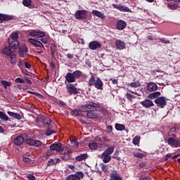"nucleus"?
<instances>
[{
    "instance_id": "31",
    "label": "nucleus",
    "mask_w": 180,
    "mask_h": 180,
    "mask_svg": "<svg viewBox=\"0 0 180 180\" xmlns=\"http://www.w3.org/2000/svg\"><path fill=\"white\" fill-rule=\"evenodd\" d=\"M1 85H3L4 86V89H6V88H8V86H11L12 85V82H8L6 80H2L1 82Z\"/></svg>"
},
{
    "instance_id": "29",
    "label": "nucleus",
    "mask_w": 180,
    "mask_h": 180,
    "mask_svg": "<svg viewBox=\"0 0 180 180\" xmlns=\"http://www.w3.org/2000/svg\"><path fill=\"white\" fill-rule=\"evenodd\" d=\"M115 129L117 131H123V130L126 129V126L123 124H115Z\"/></svg>"
},
{
    "instance_id": "61",
    "label": "nucleus",
    "mask_w": 180,
    "mask_h": 180,
    "mask_svg": "<svg viewBox=\"0 0 180 180\" xmlns=\"http://www.w3.org/2000/svg\"><path fill=\"white\" fill-rule=\"evenodd\" d=\"M67 57H68V58H70V60H72V58H74V54H72V53H68L67 54Z\"/></svg>"
},
{
    "instance_id": "40",
    "label": "nucleus",
    "mask_w": 180,
    "mask_h": 180,
    "mask_svg": "<svg viewBox=\"0 0 180 180\" xmlns=\"http://www.w3.org/2000/svg\"><path fill=\"white\" fill-rule=\"evenodd\" d=\"M134 157H136V158H144V153H134Z\"/></svg>"
},
{
    "instance_id": "30",
    "label": "nucleus",
    "mask_w": 180,
    "mask_h": 180,
    "mask_svg": "<svg viewBox=\"0 0 180 180\" xmlns=\"http://www.w3.org/2000/svg\"><path fill=\"white\" fill-rule=\"evenodd\" d=\"M82 107H81L80 110H73L71 112L72 116H81V113H82Z\"/></svg>"
},
{
    "instance_id": "5",
    "label": "nucleus",
    "mask_w": 180,
    "mask_h": 180,
    "mask_svg": "<svg viewBox=\"0 0 180 180\" xmlns=\"http://www.w3.org/2000/svg\"><path fill=\"white\" fill-rule=\"evenodd\" d=\"M28 42L34 46L35 47H39L41 51H39L38 54H41L43 53V50H45L44 46L40 41L36 40L34 39L30 38L28 39Z\"/></svg>"
},
{
    "instance_id": "3",
    "label": "nucleus",
    "mask_w": 180,
    "mask_h": 180,
    "mask_svg": "<svg viewBox=\"0 0 180 180\" xmlns=\"http://www.w3.org/2000/svg\"><path fill=\"white\" fill-rule=\"evenodd\" d=\"M89 86H95L96 89H103V82L101 80V78L91 76L89 80Z\"/></svg>"
},
{
    "instance_id": "58",
    "label": "nucleus",
    "mask_w": 180,
    "mask_h": 180,
    "mask_svg": "<svg viewBox=\"0 0 180 180\" xmlns=\"http://www.w3.org/2000/svg\"><path fill=\"white\" fill-rule=\"evenodd\" d=\"M25 68H32V65L28 62H25Z\"/></svg>"
},
{
    "instance_id": "16",
    "label": "nucleus",
    "mask_w": 180,
    "mask_h": 180,
    "mask_svg": "<svg viewBox=\"0 0 180 180\" xmlns=\"http://www.w3.org/2000/svg\"><path fill=\"white\" fill-rule=\"evenodd\" d=\"M9 47L13 50H18L19 49V41L18 40H8Z\"/></svg>"
},
{
    "instance_id": "22",
    "label": "nucleus",
    "mask_w": 180,
    "mask_h": 180,
    "mask_svg": "<svg viewBox=\"0 0 180 180\" xmlns=\"http://www.w3.org/2000/svg\"><path fill=\"white\" fill-rule=\"evenodd\" d=\"M160 95H161L160 91H155L148 94V98L149 99H157L158 98H160Z\"/></svg>"
},
{
    "instance_id": "64",
    "label": "nucleus",
    "mask_w": 180,
    "mask_h": 180,
    "mask_svg": "<svg viewBox=\"0 0 180 180\" xmlns=\"http://www.w3.org/2000/svg\"><path fill=\"white\" fill-rule=\"evenodd\" d=\"M147 39L148 40H154V37H153L152 35H148L147 37Z\"/></svg>"
},
{
    "instance_id": "36",
    "label": "nucleus",
    "mask_w": 180,
    "mask_h": 180,
    "mask_svg": "<svg viewBox=\"0 0 180 180\" xmlns=\"http://www.w3.org/2000/svg\"><path fill=\"white\" fill-rule=\"evenodd\" d=\"M140 143V136H136L133 139V144H134V146H137V144H139Z\"/></svg>"
},
{
    "instance_id": "41",
    "label": "nucleus",
    "mask_w": 180,
    "mask_h": 180,
    "mask_svg": "<svg viewBox=\"0 0 180 180\" xmlns=\"http://www.w3.org/2000/svg\"><path fill=\"white\" fill-rule=\"evenodd\" d=\"M113 151H115V148L111 146L105 150V152L108 153L110 155V154H113Z\"/></svg>"
},
{
    "instance_id": "21",
    "label": "nucleus",
    "mask_w": 180,
    "mask_h": 180,
    "mask_svg": "<svg viewBox=\"0 0 180 180\" xmlns=\"http://www.w3.org/2000/svg\"><path fill=\"white\" fill-rule=\"evenodd\" d=\"M91 13L92 15H94V16H97V18H100V19L105 20V17L103 13L98 11V10H93Z\"/></svg>"
},
{
    "instance_id": "14",
    "label": "nucleus",
    "mask_w": 180,
    "mask_h": 180,
    "mask_svg": "<svg viewBox=\"0 0 180 180\" xmlns=\"http://www.w3.org/2000/svg\"><path fill=\"white\" fill-rule=\"evenodd\" d=\"M114 9H117L120 12H130V8L128 7L123 6L122 4H112Z\"/></svg>"
},
{
    "instance_id": "6",
    "label": "nucleus",
    "mask_w": 180,
    "mask_h": 180,
    "mask_svg": "<svg viewBox=\"0 0 180 180\" xmlns=\"http://www.w3.org/2000/svg\"><path fill=\"white\" fill-rule=\"evenodd\" d=\"M27 139V134H21L20 136H17L14 141L13 143L15 146H22L23 143H25V141H26V139Z\"/></svg>"
},
{
    "instance_id": "26",
    "label": "nucleus",
    "mask_w": 180,
    "mask_h": 180,
    "mask_svg": "<svg viewBox=\"0 0 180 180\" xmlns=\"http://www.w3.org/2000/svg\"><path fill=\"white\" fill-rule=\"evenodd\" d=\"M22 4L24 5V6H27L30 9H33L34 8V6L32 5V0H23Z\"/></svg>"
},
{
    "instance_id": "28",
    "label": "nucleus",
    "mask_w": 180,
    "mask_h": 180,
    "mask_svg": "<svg viewBox=\"0 0 180 180\" xmlns=\"http://www.w3.org/2000/svg\"><path fill=\"white\" fill-rule=\"evenodd\" d=\"M0 119L2 122H8L9 120L8 115L2 111H0Z\"/></svg>"
},
{
    "instance_id": "56",
    "label": "nucleus",
    "mask_w": 180,
    "mask_h": 180,
    "mask_svg": "<svg viewBox=\"0 0 180 180\" xmlns=\"http://www.w3.org/2000/svg\"><path fill=\"white\" fill-rule=\"evenodd\" d=\"M139 180H151V178L148 176L141 177Z\"/></svg>"
},
{
    "instance_id": "42",
    "label": "nucleus",
    "mask_w": 180,
    "mask_h": 180,
    "mask_svg": "<svg viewBox=\"0 0 180 180\" xmlns=\"http://www.w3.org/2000/svg\"><path fill=\"white\" fill-rule=\"evenodd\" d=\"M112 160V158L110 156H106L103 158V162H105V164H108Z\"/></svg>"
},
{
    "instance_id": "54",
    "label": "nucleus",
    "mask_w": 180,
    "mask_h": 180,
    "mask_svg": "<svg viewBox=\"0 0 180 180\" xmlns=\"http://www.w3.org/2000/svg\"><path fill=\"white\" fill-rule=\"evenodd\" d=\"M27 178L30 180H36V177L30 174L27 176Z\"/></svg>"
},
{
    "instance_id": "38",
    "label": "nucleus",
    "mask_w": 180,
    "mask_h": 180,
    "mask_svg": "<svg viewBox=\"0 0 180 180\" xmlns=\"http://www.w3.org/2000/svg\"><path fill=\"white\" fill-rule=\"evenodd\" d=\"M159 41H160L161 43H163V44H169V43H171L169 40L165 38H159Z\"/></svg>"
},
{
    "instance_id": "18",
    "label": "nucleus",
    "mask_w": 180,
    "mask_h": 180,
    "mask_svg": "<svg viewBox=\"0 0 180 180\" xmlns=\"http://www.w3.org/2000/svg\"><path fill=\"white\" fill-rule=\"evenodd\" d=\"M141 105H142L143 108H148L154 106V103H153V101L150 99H145L144 101L141 102Z\"/></svg>"
},
{
    "instance_id": "47",
    "label": "nucleus",
    "mask_w": 180,
    "mask_h": 180,
    "mask_svg": "<svg viewBox=\"0 0 180 180\" xmlns=\"http://www.w3.org/2000/svg\"><path fill=\"white\" fill-rule=\"evenodd\" d=\"M60 158H62V160H64L65 161H68V160H70V155H62L60 156Z\"/></svg>"
},
{
    "instance_id": "32",
    "label": "nucleus",
    "mask_w": 180,
    "mask_h": 180,
    "mask_svg": "<svg viewBox=\"0 0 180 180\" xmlns=\"http://www.w3.org/2000/svg\"><path fill=\"white\" fill-rule=\"evenodd\" d=\"M129 86L131 88H139V86H141L140 82H134L129 84Z\"/></svg>"
},
{
    "instance_id": "39",
    "label": "nucleus",
    "mask_w": 180,
    "mask_h": 180,
    "mask_svg": "<svg viewBox=\"0 0 180 180\" xmlns=\"http://www.w3.org/2000/svg\"><path fill=\"white\" fill-rule=\"evenodd\" d=\"M34 142V139H28L25 140L26 144H28L29 146H33Z\"/></svg>"
},
{
    "instance_id": "25",
    "label": "nucleus",
    "mask_w": 180,
    "mask_h": 180,
    "mask_svg": "<svg viewBox=\"0 0 180 180\" xmlns=\"http://www.w3.org/2000/svg\"><path fill=\"white\" fill-rule=\"evenodd\" d=\"M12 48H10V46H6L3 49V53L6 56H12L13 54V51H12Z\"/></svg>"
},
{
    "instance_id": "13",
    "label": "nucleus",
    "mask_w": 180,
    "mask_h": 180,
    "mask_svg": "<svg viewBox=\"0 0 180 180\" xmlns=\"http://www.w3.org/2000/svg\"><path fill=\"white\" fill-rule=\"evenodd\" d=\"M155 103L157 104L158 108H162L165 106H167V100H165V98L160 96L155 100Z\"/></svg>"
},
{
    "instance_id": "45",
    "label": "nucleus",
    "mask_w": 180,
    "mask_h": 180,
    "mask_svg": "<svg viewBox=\"0 0 180 180\" xmlns=\"http://www.w3.org/2000/svg\"><path fill=\"white\" fill-rule=\"evenodd\" d=\"M126 96H127V98L128 99V101H130V102H131V101L134 98V96L130 94V93H127Z\"/></svg>"
},
{
    "instance_id": "24",
    "label": "nucleus",
    "mask_w": 180,
    "mask_h": 180,
    "mask_svg": "<svg viewBox=\"0 0 180 180\" xmlns=\"http://www.w3.org/2000/svg\"><path fill=\"white\" fill-rule=\"evenodd\" d=\"M115 46L118 50H123V49H124L125 44L120 40H117L115 41Z\"/></svg>"
},
{
    "instance_id": "17",
    "label": "nucleus",
    "mask_w": 180,
    "mask_h": 180,
    "mask_svg": "<svg viewBox=\"0 0 180 180\" xmlns=\"http://www.w3.org/2000/svg\"><path fill=\"white\" fill-rule=\"evenodd\" d=\"M146 88L149 92H155L158 89V86L154 82H149Z\"/></svg>"
},
{
    "instance_id": "12",
    "label": "nucleus",
    "mask_w": 180,
    "mask_h": 180,
    "mask_svg": "<svg viewBox=\"0 0 180 180\" xmlns=\"http://www.w3.org/2000/svg\"><path fill=\"white\" fill-rule=\"evenodd\" d=\"M31 37H35L36 39H41L46 36V33L41 30L32 31L29 33Z\"/></svg>"
},
{
    "instance_id": "10",
    "label": "nucleus",
    "mask_w": 180,
    "mask_h": 180,
    "mask_svg": "<svg viewBox=\"0 0 180 180\" xmlns=\"http://www.w3.org/2000/svg\"><path fill=\"white\" fill-rule=\"evenodd\" d=\"M167 144L176 148L178 147H180V139L169 137L167 139Z\"/></svg>"
},
{
    "instance_id": "49",
    "label": "nucleus",
    "mask_w": 180,
    "mask_h": 180,
    "mask_svg": "<svg viewBox=\"0 0 180 180\" xmlns=\"http://www.w3.org/2000/svg\"><path fill=\"white\" fill-rule=\"evenodd\" d=\"M13 117H14V119H17L18 120H22V115H20L19 113H15Z\"/></svg>"
},
{
    "instance_id": "8",
    "label": "nucleus",
    "mask_w": 180,
    "mask_h": 180,
    "mask_svg": "<svg viewBox=\"0 0 180 180\" xmlns=\"http://www.w3.org/2000/svg\"><path fill=\"white\" fill-rule=\"evenodd\" d=\"M84 175L82 172H76L75 174L68 176L65 180H81L84 178Z\"/></svg>"
},
{
    "instance_id": "27",
    "label": "nucleus",
    "mask_w": 180,
    "mask_h": 180,
    "mask_svg": "<svg viewBox=\"0 0 180 180\" xmlns=\"http://www.w3.org/2000/svg\"><path fill=\"white\" fill-rule=\"evenodd\" d=\"M86 158H88V154L84 153L77 156L75 159L76 161H84V160H86Z\"/></svg>"
},
{
    "instance_id": "7",
    "label": "nucleus",
    "mask_w": 180,
    "mask_h": 180,
    "mask_svg": "<svg viewBox=\"0 0 180 180\" xmlns=\"http://www.w3.org/2000/svg\"><path fill=\"white\" fill-rule=\"evenodd\" d=\"M66 91L68 95H77L78 94V88L72 84H66Z\"/></svg>"
},
{
    "instance_id": "20",
    "label": "nucleus",
    "mask_w": 180,
    "mask_h": 180,
    "mask_svg": "<svg viewBox=\"0 0 180 180\" xmlns=\"http://www.w3.org/2000/svg\"><path fill=\"white\" fill-rule=\"evenodd\" d=\"M126 26H127V24L126 23V22H124L122 20H119L117 22L116 27L117 30H123L126 29Z\"/></svg>"
},
{
    "instance_id": "53",
    "label": "nucleus",
    "mask_w": 180,
    "mask_h": 180,
    "mask_svg": "<svg viewBox=\"0 0 180 180\" xmlns=\"http://www.w3.org/2000/svg\"><path fill=\"white\" fill-rule=\"evenodd\" d=\"M49 67L50 68H51V70H54V68H56V64L54 63L53 61H51L49 63Z\"/></svg>"
},
{
    "instance_id": "63",
    "label": "nucleus",
    "mask_w": 180,
    "mask_h": 180,
    "mask_svg": "<svg viewBox=\"0 0 180 180\" xmlns=\"http://www.w3.org/2000/svg\"><path fill=\"white\" fill-rule=\"evenodd\" d=\"M96 141H100V143H102L103 141V139L99 136H97L96 138Z\"/></svg>"
},
{
    "instance_id": "9",
    "label": "nucleus",
    "mask_w": 180,
    "mask_h": 180,
    "mask_svg": "<svg viewBox=\"0 0 180 180\" xmlns=\"http://www.w3.org/2000/svg\"><path fill=\"white\" fill-rule=\"evenodd\" d=\"M49 148L51 151H56V153H63V144L60 142H55L52 143Z\"/></svg>"
},
{
    "instance_id": "52",
    "label": "nucleus",
    "mask_w": 180,
    "mask_h": 180,
    "mask_svg": "<svg viewBox=\"0 0 180 180\" xmlns=\"http://www.w3.org/2000/svg\"><path fill=\"white\" fill-rule=\"evenodd\" d=\"M169 6L170 9H175L176 8H178V4H169Z\"/></svg>"
},
{
    "instance_id": "19",
    "label": "nucleus",
    "mask_w": 180,
    "mask_h": 180,
    "mask_svg": "<svg viewBox=\"0 0 180 180\" xmlns=\"http://www.w3.org/2000/svg\"><path fill=\"white\" fill-rule=\"evenodd\" d=\"M13 19V15L0 13V23H3L4 22H7V20H12Z\"/></svg>"
},
{
    "instance_id": "35",
    "label": "nucleus",
    "mask_w": 180,
    "mask_h": 180,
    "mask_svg": "<svg viewBox=\"0 0 180 180\" xmlns=\"http://www.w3.org/2000/svg\"><path fill=\"white\" fill-rule=\"evenodd\" d=\"M41 144H43V143L37 139H34V143L32 144V146L34 147H40V146H41Z\"/></svg>"
},
{
    "instance_id": "4",
    "label": "nucleus",
    "mask_w": 180,
    "mask_h": 180,
    "mask_svg": "<svg viewBox=\"0 0 180 180\" xmlns=\"http://www.w3.org/2000/svg\"><path fill=\"white\" fill-rule=\"evenodd\" d=\"M75 18L77 20H85L88 18V11L86 10H77L75 13Z\"/></svg>"
},
{
    "instance_id": "34",
    "label": "nucleus",
    "mask_w": 180,
    "mask_h": 180,
    "mask_svg": "<svg viewBox=\"0 0 180 180\" xmlns=\"http://www.w3.org/2000/svg\"><path fill=\"white\" fill-rule=\"evenodd\" d=\"M89 147L91 148V150H96L98 148V143H96V142L90 143L89 144Z\"/></svg>"
},
{
    "instance_id": "55",
    "label": "nucleus",
    "mask_w": 180,
    "mask_h": 180,
    "mask_svg": "<svg viewBox=\"0 0 180 180\" xmlns=\"http://www.w3.org/2000/svg\"><path fill=\"white\" fill-rule=\"evenodd\" d=\"M27 94H30L31 95H35V96H39L40 95V94L32 91H27Z\"/></svg>"
},
{
    "instance_id": "59",
    "label": "nucleus",
    "mask_w": 180,
    "mask_h": 180,
    "mask_svg": "<svg viewBox=\"0 0 180 180\" xmlns=\"http://www.w3.org/2000/svg\"><path fill=\"white\" fill-rule=\"evenodd\" d=\"M72 141V143H75V147H79V143H78V141L77 139H74Z\"/></svg>"
},
{
    "instance_id": "48",
    "label": "nucleus",
    "mask_w": 180,
    "mask_h": 180,
    "mask_svg": "<svg viewBox=\"0 0 180 180\" xmlns=\"http://www.w3.org/2000/svg\"><path fill=\"white\" fill-rule=\"evenodd\" d=\"M22 161H23V162H26V164H29V163L32 162V160H30V158H29L27 157H24L22 158Z\"/></svg>"
},
{
    "instance_id": "23",
    "label": "nucleus",
    "mask_w": 180,
    "mask_h": 180,
    "mask_svg": "<svg viewBox=\"0 0 180 180\" xmlns=\"http://www.w3.org/2000/svg\"><path fill=\"white\" fill-rule=\"evenodd\" d=\"M60 158H54V159H50L48 161V167H51V165H56V164H58L60 162Z\"/></svg>"
},
{
    "instance_id": "37",
    "label": "nucleus",
    "mask_w": 180,
    "mask_h": 180,
    "mask_svg": "<svg viewBox=\"0 0 180 180\" xmlns=\"http://www.w3.org/2000/svg\"><path fill=\"white\" fill-rule=\"evenodd\" d=\"M10 58L11 64H15V63L16 62V55H15L14 53H13V55H10Z\"/></svg>"
},
{
    "instance_id": "11",
    "label": "nucleus",
    "mask_w": 180,
    "mask_h": 180,
    "mask_svg": "<svg viewBox=\"0 0 180 180\" xmlns=\"http://www.w3.org/2000/svg\"><path fill=\"white\" fill-rule=\"evenodd\" d=\"M27 51L29 49L26 45H21L18 47V56L21 58H25V56L27 55Z\"/></svg>"
},
{
    "instance_id": "57",
    "label": "nucleus",
    "mask_w": 180,
    "mask_h": 180,
    "mask_svg": "<svg viewBox=\"0 0 180 180\" xmlns=\"http://www.w3.org/2000/svg\"><path fill=\"white\" fill-rule=\"evenodd\" d=\"M102 139L104 141H110V139H109V136H106L104 135V136H103Z\"/></svg>"
},
{
    "instance_id": "51",
    "label": "nucleus",
    "mask_w": 180,
    "mask_h": 180,
    "mask_svg": "<svg viewBox=\"0 0 180 180\" xmlns=\"http://www.w3.org/2000/svg\"><path fill=\"white\" fill-rule=\"evenodd\" d=\"M24 79L26 81V82H27V84H29V85H32L33 82H32V80H30V79H29V77H25Z\"/></svg>"
},
{
    "instance_id": "15",
    "label": "nucleus",
    "mask_w": 180,
    "mask_h": 180,
    "mask_svg": "<svg viewBox=\"0 0 180 180\" xmlns=\"http://www.w3.org/2000/svg\"><path fill=\"white\" fill-rule=\"evenodd\" d=\"M101 47H102V44L98 41H92L89 44V49L90 50H96L97 49H101Z\"/></svg>"
},
{
    "instance_id": "62",
    "label": "nucleus",
    "mask_w": 180,
    "mask_h": 180,
    "mask_svg": "<svg viewBox=\"0 0 180 180\" xmlns=\"http://www.w3.org/2000/svg\"><path fill=\"white\" fill-rule=\"evenodd\" d=\"M110 81H112V84H113V85H116V84H117V79H110Z\"/></svg>"
},
{
    "instance_id": "1",
    "label": "nucleus",
    "mask_w": 180,
    "mask_h": 180,
    "mask_svg": "<svg viewBox=\"0 0 180 180\" xmlns=\"http://www.w3.org/2000/svg\"><path fill=\"white\" fill-rule=\"evenodd\" d=\"M101 103L96 101H89L86 103L82 106V112H86L89 119H96L98 115L95 110L100 109Z\"/></svg>"
},
{
    "instance_id": "33",
    "label": "nucleus",
    "mask_w": 180,
    "mask_h": 180,
    "mask_svg": "<svg viewBox=\"0 0 180 180\" xmlns=\"http://www.w3.org/2000/svg\"><path fill=\"white\" fill-rule=\"evenodd\" d=\"M19 39V34L18 32H14L11 34V39H8V40H18Z\"/></svg>"
},
{
    "instance_id": "46",
    "label": "nucleus",
    "mask_w": 180,
    "mask_h": 180,
    "mask_svg": "<svg viewBox=\"0 0 180 180\" xmlns=\"http://www.w3.org/2000/svg\"><path fill=\"white\" fill-rule=\"evenodd\" d=\"M41 41L44 44H47V43H49V38L43 37H41Z\"/></svg>"
},
{
    "instance_id": "43",
    "label": "nucleus",
    "mask_w": 180,
    "mask_h": 180,
    "mask_svg": "<svg viewBox=\"0 0 180 180\" xmlns=\"http://www.w3.org/2000/svg\"><path fill=\"white\" fill-rule=\"evenodd\" d=\"M101 167L103 172H108V165H106L105 164L101 163Z\"/></svg>"
},
{
    "instance_id": "60",
    "label": "nucleus",
    "mask_w": 180,
    "mask_h": 180,
    "mask_svg": "<svg viewBox=\"0 0 180 180\" xmlns=\"http://www.w3.org/2000/svg\"><path fill=\"white\" fill-rule=\"evenodd\" d=\"M102 155H103V157H110V155L108 152H106L105 150L102 154Z\"/></svg>"
},
{
    "instance_id": "2",
    "label": "nucleus",
    "mask_w": 180,
    "mask_h": 180,
    "mask_svg": "<svg viewBox=\"0 0 180 180\" xmlns=\"http://www.w3.org/2000/svg\"><path fill=\"white\" fill-rule=\"evenodd\" d=\"M82 75V72H81V70H75L73 72H68L65 77V82L72 84V82H75L77 79L79 78Z\"/></svg>"
},
{
    "instance_id": "44",
    "label": "nucleus",
    "mask_w": 180,
    "mask_h": 180,
    "mask_svg": "<svg viewBox=\"0 0 180 180\" xmlns=\"http://www.w3.org/2000/svg\"><path fill=\"white\" fill-rule=\"evenodd\" d=\"M16 84H25V80L20 77H18L15 79Z\"/></svg>"
},
{
    "instance_id": "50",
    "label": "nucleus",
    "mask_w": 180,
    "mask_h": 180,
    "mask_svg": "<svg viewBox=\"0 0 180 180\" xmlns=\"http://www.w3.org/2000/svg\"><path fill=\"white\" fill-rule=\"evenodd\" d=\"M53 133H56V131L51 130L50 128H48V129L46 130V136H51Z\"/></svg>"
}]
</instances>
